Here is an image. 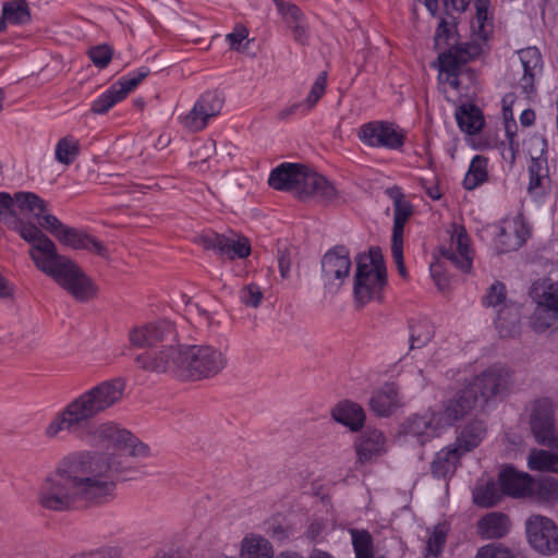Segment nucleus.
<instances>
[{"mask_svg": "<svg viewBox=\"0 0 558 558\" xmlns=\"http://www.w3.org/2000/svg\"><path fill=\"white\" fill-rule=\"evenodd\" d=\"M530 325L535 332L542 333L549 329H558V312L536 302Z\"/></svg>", "mask_w": 558, "mask_h": 558, "instance_id": "36", "label": "nucleus"}, {"mask_svg": "<svg viewBox=\"0 0 558 558\" xmlns=\"http://www.w3.org/2000/svg\"><path fill=\"white\" fill-rule=\"evenodd\" d=\"M31 19V10L26 0H8L2 4L0 33L7 29V23L24 25L29 23Z\"/></svg>", "mask_w": 558, "mask_h": 558, "instance_id": "27", "label": "nucleus"}, {"mask_svg": "<svg viewBox=\"0 0 558 558\" xmlns=\"http://www.w3.org/2000/svg\"><path fill=\"white\" fill-rule=\"evenodd\" d=\"M332 418L350 428L352 432L360 430L365 422V411L352 401L339 402L331 411Z\"/></svg>", "mask_w": 558, "mask_h": 558, "instance_id": "25", "label": "nucleus"}, {"mask_svg": "<svg viewBox=\"0 0 558 558\" xmlns=\"http://www.w3.org/2000/svg\"><path fill=\"white\" fill-rule=\"evenodd\" d=\"M227 366L226 355L210 344L184 345V378L199 380L219 374Z\"/></svg>", "mask_w": 558, "mask_h": 558, "instance_id": "6", "label": "nucleus"}, {"mask_svg": "<svg viewBox=\"0 0 558 558\" xmlns=\"http://www.w3.org/2000/svg\"><path fill=\"white\" fill-rule=\"evenodd\" d=\"M289 27L292 29L294 39L300 44H304L307 39V26L305 21L303 20L299 23L292 24V26Z\"/></svg>", "mask_w": 558, "mask_h": 558, "instance_id": "64", "label": "nucleus"}, {"mask_svg": "<svg viewBox=\"0 0 558 558\" xmlns=\"http://www.w3.org/2000/svg\"><path fill=\"white\" fill-rule=\"evenodd\" d=\"M134 362L146 372L168 373L184 378V345H163L160 350L138 354Z\"/></svg>", "mask_w": 558, "mask_h": 558, "instance_id": "7", "label": "nucleus"}, {"mask_svg": "<svg viewBox=\"0 0 558 558\" xmlns=\"http://www.w3.org/2000/svg\"><path fill=\"white\" fill-rule=\"evenodd\" d=\"M511 385L510 371L502 365H492L478 374L466 389H472L477 397V401L482 399L486 403L494 398L506 395Z\"/></svg>", "mask_w": 558, "mask_h": 558, "instance_id": "9", "label": "nucleus"}, {"mask_svg": "<svg viewBox=\"0 0 558 558\" xmlns=\"http://www.w3.org/2000/svg\"><path fill=\"white\" fill-rule=\"evenodd\" d=\"M551 189V180L549 174L530 177L527 186L529 195L537 203H543Z\"/></svg>", "mask_w": 558, "mask_h": 558, "instance_id": "48", "label": "nucleus"}, {"mask_svg": "<svg viewBox=\"0 0 558 558\" xmlns=\"http://www.w3.org/2000/svg\"><path fill=\"white\" fill-rule=\"evenodd\" d=\"M359 140L371 147L398 149L403 145V135L385 121H372L360 126Z\"/></svg>", "mask_w": 558, "mask_h": 558, "instance_id": "16", "label": "nucleus"}, {"mask_svg": "<svg viewBox=\"0 0 558 558\" xmlns=\"http://www.w3.org/2000/svg\"><path fill=\"white\" fill-rule=\"evenodd\" d=\"M476 558H514V556L500 544H489L478 549Z\"/></svg>", "mask_w": 558, "mask_h": 558, "instance_id": "58", "label": "nucleus"}, {"mask_svg": "<svg viewBox=\"0 0 558 558\" xmlns=\"http://www.w3.org/2000/svg\"><path fill=\"white\" fill-rule=\"evenodd\" d=\"M350 535L356 558H375L373 536L368 531L351 529Z\"/></svg>", "mask_w": 558, "mask_h": 558, "instance_id": "40", "label": "nucleus"}, {"mask_svg": "<svg viewBox=\"0 0 558 558\" xmlns=\"http://www.w3.org/2000/svg\"><path fill=\"white\" fill-rule=\"evenodd\" d=\"M148 68H141L135 72L121 77L102 93L92 105V111L97 114L106 113L117 102L124 99L148 74Z\"/></svg>", "mask_w": 558, "mask_h": 558, "instance_id": "14", "label": "nucleus"}, {"mask_svg": "<svg viewBox=\"0 0 558 558\" xmlns=\"http://www.w3.org/2000/svg\"><path fill=\"white\" fill-rule=\"evenodd\" d=\"M239 298L244 305L256 308L262 303L263 292L259 286L250 283L240 290Z\"/></svg>", "mask_w": 558, "mask_h": 558, "instance_id": "51", "label": "nucleus"}, {"mask_svg": "<svg viewBox=\"0 0 558 558\" xmlns=\"http://www.w3.org/2000/svg\"><path fill=\"white\" fill-rule=\"evenodd\" d=\"M386 284V268L378 247H372L368 254H361L356 260L353 293L355 302L363 306L380 298Z\"/></svg>", "mask_w": 558, "mask_h": 558, "instance_id": "5", "label": "nucleus"}, {"mask_svg": "<svg viewBox=\"0 0 558 558\" xmlns=\"http://www.w3.org/2000/svg\"><path fill=\"white\" fill-rule=\"evenodd\" d=\"M278 266H279V270H280V276L283 279H287L290 275V268H291V258H290V254L287 250L278 251Z\"/></svg>", "mask_w": 558, "mask_h": 558, "instance_id": "63", "label": "nucleus"}, {"mask_svg": "<svg viewBox=\"0 0 558 558\" xmlns=\"http://www.w3.org/2000/svg\"><path fill=\"white\" fill-rule=\"evenodd\" d=\"M387 194L393 201L392 242H402L404 226L411 217L413 208L399 187L388 189Z\"/></svg>", "mask_w": 558, "mask_h": 558, "instance_id": "22", "label": "nucleus"}, {"mask_svg": "<svg viewBox=\"0 0 558 558\" xmlns=\"http://www.w3.org/2000/svg\"><path fill=\"white\" fill-rule=\"evenodd\" d=\"M500 497V492L494 482H487L473 490L474 502L484 508L494 507Z\"/></svg>", "mask_w": 558, "mask_h": 558, "instance_id": "44", "label": "nucleus"}, {"mask_svg": "<svg viewBox=\"0 0 558 558\" xmlns=\"http://www.w3.org/2000/svg\"><path fill=\"white\" fill-rule=\"evenodd\" d=\"M533 436L539 445L553 446L555 437V407L550 399L543 398L534 402L530 416Z\"/></svg>", "mask_w": 558, "mask_h": 558, "instance_id": "15", "label": "nucleus"}, {"mask_svg": "<svg viewBox=\"0 0 558 558\" xmlns=\"http://www.w3.org/2000/svg\"><path fill=\"white\" fill-rule=\"evenodd\" d=\"M16 210L28 213L35 219H40L43 211L47 207V203L33 192H17L15 193Z\"/></svg>", "mask_w": 558, "mask_h": 558, "instance_id": "38", "label": "nucleus"}, {"mask_svg": "<svg viewBox=\"0 0 558 558\" xmlns=\"http://www.w3.org/2000/svg\"><path fill=\"white\" fill-rule=\"evenodd\" d=\"M432 277L439 290H445L449 286V278L445 274L444 266L440 262L430 265Z\"/></svg>", "mask_w": 558, "mask_h": 558, "instance_id": "60", "label": "nucleus"}, {"mask_svg": "<svg viewBox=\"0 0 558 558\" xmlns=\"http://www.w3.org/2000/svg\"><path fill=\"white\" fill-rule=\"evenodd\" d=\"M247 36H248L247 28L243 25H238V26H235V28L233 29L232 33H230L226 36V39L229 43L231 49L241 52V51H244L248 45V41H246L243 45V41L247 38Z\"/></svg>", "mask_w": 558, "mask_h": 558, "instance_id": "56", "label": "nucleus"}, {"mask_svg": "<svg viewBox=\"0 0 558 558\" xmlns=\"http://www.w3.org/2000/svg\"><path fill=\"white\" fill-rule=\"evenodd\" d=\"M477 403V397L466 387L444 402L442 410L437 412L442 427L451 426L465 416Z\"/></svg>", "mask_w": 558, "mask_h": 558, "instance_id": "20", "label": "nucleus"}, {"mask_svg": "<svg viewBox=\"0 0 558 558\" xmlns=\"http://www.w3.org/2000/svg\"><path fill=\"white\" fill-rule=\"evenodd\" d=\"M0 221L9 229L16 231L20 236L32 244L35 251L38 243L48 236L33 222L25 221L16 210L15 195L0 192Z\"/></svg>", "mask_w": 558, "mask_h": 558, "instance_id": "10", "label": "nucleus"}, {"mask_svg": "<svg viewBox=\"0 0 558 558\" xmlns=\"http://www.w3.org/2000/svg\"><path fill=\"white\" fill-rule=\"evenodd\" d=\"M509 97L510 96H506L502 99V102H504L502 110H504V118L506 120V133H507L508 138H509V147H510V150H511V161H514V159H515V151L518 150L519 144L514 141L515 133L512 131V126L515 128V122L514 121H511V122L508 121V118L512 117L511 108L507 107V105H506Z\"/></svg>", "mask_w": 558, "mask_h": 558, "instance_id": "57", "label": "nucleus"}, {"mask_svg": "<svg viewBox=\"0 0 558 558\" xmlns=\"http://www.w3.org/2000/svg\"><path fill=\"white\" fill-rule=\"evenodd\" d=\"M456 119L460 129L470 134H476L484 126V117L480 108L464 104L457 109Z\"/></svg>", "mask_w": 558, "mask_h": 558, "instance_id": "32", "label": "nucleus"}, {"mask_svg": "<svg viewBox=\"0 0 558 558\" xmlns=\"http://www.w3.org/2000/svg\"><path fill=\"white\" fill-rule=\"evenodd\" d=\"M526 534L531 546L542 555L558 551V527L549 518L531 515L526 520Z\"/></svg>", "mask_w": 558, "mask_h": 558, "instance_id": "13", "label": "nucleus"}, {"mask_svg": "<svg viewBox=\"0 0 558 558\" xmlns=\"http://www.w3.org/2000/svg\"><path fill=\"white\" fill-rule=\"evenodd\" d=\"M486 436V426L482 421H472L458 434L453 445L464 456L476 448Z\"/></svg>", "mask_w": 558, "mask_h": 558, "instance_id": "28", "label": "nucleus"}, {"mask_svg": "<svg viewBox=\"0 0 558 558\" xmlns=\"http://www.w3.org/2000/svg\"><path fill=\"white\" fill-rule=\"evenodd\" d=\"M177 338L174 325L169 320H158L133 327L129 332L130 342L137 348L154 347L159 342Z\"/></svg>", "mask_w": 558, "mask_h": 558, "instance_id": "17", "label": "nucleus"}, {"mask_svg": "<svg viewBox=\"0 0 558 558\" xmlns=\"http://www.w3.org/2000/svg\"><path fill=\"white\" fill-rule=\"evenodd\" d=\"M275 3L279 14L289 26L304 20L302 11L293 3L284 0H275Z\"/></svg>", "mask_w": 558, "mask_h": 558, "instance_id": "50", "label": "nucleus"}, {"mask_svg": "<svg viewBox=\"0 0 558 558\" xmlns=\"http://www.w3.org/2000/svg\"><path fill=\"white\" fill-rule=\"evenodd\" d=\"M121 549L119 547H104L97 550L81 553L71 558H120Z\"/></svg>", "mask_w": 558, "mask_h": 558, "instance_id": "59", "label": "nucleus"}, {"mask_svg": "<svg viewBox=\"0 0 558 558\" xmlns=\"http://www.w3.org/2000/svg\"><path fill=\"white\" fill-rule=\"evenodd\" d=\"M124 389L125 383L120 378H114L105 380L86 390L73 399L53 417L46 427V436L54 438L61 432L80 435L88 429L90 436L94 437L93 432L97 425L90 428L92 420L120 402L123 398ZM93 440L96 442L95 438ZM97 444L99 442L97 441ZM101 444L107 446V451L113 450L111 445L107 442Z\"/></svg>", "mask_w": 558, "mask_h": 558, "instance_id": "2", "label": "nucleus"}, {"mask_svg": "<svg viewBox=\"0 0 558 558\" xmlns=\"http://www.w3.org/2000/svg\"><path fill=\"white\" fill-rule=\"evenodd\" d=\"M223 246L226 250L220 251L219 255L229 258H244L251 253V245L246 238H239L238 240L229 239L223 235Z\"/></svg>", "mask_w": 558, "mask_h": 558, "instance_id": "46", "label": "nucleus"}, {"mask_svg": "<svg viewBox=\"0 0 558 558\" xmlns=\"http://www.w3.org/2000/svg\"><path fill=\"white\" fill-rule=\"evenodd\" d=\"M529 497L541 504H556L558 501V481L553 476L533 480V487Z\"/></svg>", "mask_w": 558, "mask_h": 558, "instance_id": "35", "label": "nucleus"}, {"mask_svg": "<svg viewBox=\"0 0 558 558\" xmlns=\"http://www.w3.org/2000/svg\"><path fill=\"white\" fill-rule=\"evenodd\" d=\"M93 436L113 450H83L63 457L38 487L37 502L43 509L64 512L78 505L108 504L114 498V477L126 478L137 471L134 460L154 457L147 444L118 423L104 422Z\"/></svg>", "mask_w": 558, "mask_h": 558, "instance_id": "1", "label": "nucleus"}, {"mask_svg": "<svg viewBox=\"0 0 558 558\" xmlns=\"http://www.w3.org/2000/svg\"><path fill=\"white\" fill-rule=\"evenodd\" d=\"M268 184L277 191L292 192L303 201L315 197L329 203L337 197L335 186L326 178L302 163H280L271 170Z\"/></svg>", "mask_w": 558, "mask_h": 558, "instance_id": "4", "label": "nucleus"}, {"mask_svg": "<svg viewBox=\"0 0 558 558\" xmlns=\"http://www.w3.org/2000/svg\"><path fill=\"white\" fill-rule=\"evenodd\" d=\"M391 254L392 258L397 265V268L399 270V274L405 278L407 277V270L404 266V259H403V241L402 242H392L391 243Z\"/></svg>", "mask_w": 558, "mask_h": 558, "instance_id": "61", "label": "nucleus"}, {"mask_svg": "<svg viewBox=\"0 0 558 558\" xmlns=\"http://www.w3.org/2000/svg\"><path fill=\"white\" fill-rule=\"evenodd\" d=\"M448 531L449 529L446 523H438L433 527L426 542L425 558H436L441 553L446 544Z\"/></svg>", "mask_w": 558, "mask_h": 558, "instance_id": "42", "label": "nucleus"}, {"mask_svg": "<svg viewBox=\"0 0 558 558\" xmlns=\"http://www.w3.org/2000/svg\"><path fill=\"white\" fill-rule=\"evenodd\" d=\"M325 525L320 521H313L308 524L305 536L311 542H322L324 539Z\"/></svg>", "mask_w": 558, "mask_h": 558, "instance_id": "62", "label": "nucleus"}, {"mask_svg": "<svg viewBox=\"0 0 558 558\" xmlns=\"http://www.w3.org/2000/svg\"><path fill=\"white\" fill-rule=\"evenodd\" d=\"M506 301V287L501 282H495L492 284L486 293V295L483 298V303L486 306H493L498 307L502 306Z\"/></svg>", "mask_w": 558, "mask_h": 558, "instance_id": "53", "label": "nucleus"}, {"mask_svg": "<svg viewBox=\"0 0 558 558\" xmlns=\"http://www.w3.org/2000/svg\"><path fill=\"white\" fill-rule=\"evenodd\" d=\"M499 242L505 245L504 251H514L524 244L525 238L517 228L513 229V235L502 228L499 233Z\"/></svg>", "mask_w": 558, "mask_h": 558, "instance_id": "54", "label": "nucleus"}, {"mask_svg": "<svg viewBox=\"0 0 558 558\" xmlns=\"http://www.w3.org/2000/svg\"><path fill=\"white\" fill-rule=\"evenodd\" d=\"M463 454L453 445L442 448L435 454L430 463V472L437 478H450L456 473Z\"/></svg>", "mask_w": 558, "mask_h": 558, "instance_id": "23", "label": "nucleus"}, {"mask_svg": "<svg viewBox=\"0 0 558 558\" xmlns=\"http://www.w3.org/2000/svg\"><path fill=\"white\" fill-rule=\"evenodd\" d=\"M518 59L512 63V70L515 75L514 85L525 95L535 93V81L543 72L542 53L536 47H527L517 52Z\"/></svg>", "mask_w": 558, "mask_h": 558, "instance_id": "11", "label": "nucleus"}, {"mask_svg": "<svg viewBox=\"0 0 558 558\" xmlns=\"http://www.w3.org/2000/svg\"><path fill=\"white\" fill-rule=\"evenodd\" d=\"M196 243L202 245L205 250H214L218 254L220 251L226 250V246H223V235L215 233V232H207L198 235L196 238Z\"/></svg>", "mask_w": 558, "mask_h": 558, "instance_id": "55", "label": "nucleus"}, {"mask_svg": "<svg viewBox=\"0 0 558 558\" xmlns=\"http://www.w3.org/2000/svg\"><path fill=\"white\" fill-rule=\"evenodd\" d=\"M274 548L268 539L260 535L248 534L241 544V558H272Z\"/></svg>", "mask_w": 558, "mask_h": 558, "instance_id": "33", "label": "nucleus"}, {"mask_svg": "<svg viewBox=\"0 0 558 558\" xmlns=\"http://www.w3.org/2000/svg\"><path fill=\"white\" fill-rule=\"evenodd\" d=\"M410 330V348L412 350L425 347L435 335L434 327L428 320L412 324Z\"/></svg>", "mask_w": 558, "mask_h": 558, "instance_id": "43", "label": "nucleus"}, {"mask_svg": "<svg viewBox=\"0 0 558 558\" xmlns=\"http://www.w3.org/2000/svg\"><path fill=\"white\" fill-rule=\"evenodd\" d=\"M326 84L327 72L323 71L316 77L305 100L301 101V104L303 105L304 114L311 111L316 106L318 100L324 96L326 92Z\"/></svg>", "mask_w": 558, "mask_h": 558, "instance_id": "47", "label": "nucleus"}, {"mask_svg": "<svg viewBox=\"0 0 558 558\" xmlns=\"http://www.w3.org/2000/svg\"><path fill=\"white\" fill-rule=\"evenodd\" d=\"M61 244L72 247L74 250H87L97 253L100 256H106L107 248L101 242L95 238L80 231L75 228L65 227L57 239Z\"/></svg>", "mask_w": 558, "mask_h": 558, "instance_id": "24", "label": "nucleus"}, {"mask_svg": "<svg viewBox=\"0 0 558 558\" xmlns=\"http://www.w3.org/2000/svg\"><path fill=\"white\" fill-rule=\"evenodd\" d=\"M442 428L438 420V413L434 410L414 414L408 417L401 426L402 433L414 438L420 445H425L433 438L438 437Z\"/></svg>", "mask_w": 558, "mask_h": 558, "instance_id": "18", "label": "nucleus"}, {"mask_svg": "<svg viewBox=\"0 0 558 558\" xmlns=\"http://www.w3.org/2000/svg\"><path fill=\"white\" fill-rule=\"evenodd\" d=\"M535 300L542 305L549 306L558 312V282L550 279L544 280L535 287Z\"/></svg>", "mask_w": 558, "mask_h": 558, "instance_id": "45", "label": "nucleus"}, {"mask_svg": "<svg viewBox=\"0 0 558 558\" xmlns=\"http://www.w3.org/2000/svg\"><path fill=\"white\" fill-rule=\"evenodd\" d=\"M546 146V140L541 135H533L529 138L526 149L531 157L529 165L530 177L548 174L547 158L544 157Z\"/></svg>", "mask_w": 558, "mask_h": 558, "instance_id": "30", "label": "nucleus"}, {"mask_svg": "<svg viewBox=\"0 0 558 558\" xmlns=\"http://www.w3.org/2000/svg\"><path fill=\"white\" fill-rule=\"evenodd\" d=\"M357 461L365 463L385 451V437L378 429H366L355 444Z\"/></svg>", "mask_w": 558, "mask_h": 558, "instance_id": "26", "label": "nucleus"}, {"mask_svg": "<svg viewBox=\"0 0 558 558\" xmlns=\"http://www.w3.org/2000/svg\"><path fill=\"white\" fill-rule=\"evenodd\" d=\"M495 325L502 338L518 335L520 331V307L517 304H504L497 311Z\"/></svg>", "mask_w": 558, "mask_h": 558, "instance_id": "29", "label": "nucleus"}, {"mask_svg": "<svg viewBox=\"0 0 558 558\" xmlns=\"http://www.w3.org/2000/svg\"><path fill=\"white\" fill-rule=\"evenodd\" d=\"M37 221L39 223V229H45L46 231L51 233L56 239L59 238L61 232L66 227L54 215L50 214L47 207L45 208V211H43L40 219H37Z\"/></svg>", "mask_w": 558, "mask_h": 558, "instance_id": "52", "label": "nucleus"}, {"mask_svg": "<svg viewBox=\"0 0 558 558\" xmlns=\"http://www.w3.org/2000/svg\"><path fill=\"white\" fill-rule=\"evenodd\" d=\"M80 142L71 135L64 136L56 145L54 158L62 165H71L80 154Z\"/></svg>", "mask_w": 558, "mask_h": 558, "instance_id": "41", "label": "nucleus"}, {"mask_svg": "<svg viewBox=\"0 0 558 558\" xmlns=\"http://www.w3.org/2000/svg\"><path fill=\"white\" fill-rule=\"evenodd\" d=\"M322 280L327 293L336 294L348 279L351 270L349 250L337 245L328 250L320 260Z\"/></svg>", "mask_w": 558, "mask_h": 558, "instance_id": "8", "label": "nucleus"}, {"mask_svg": "<svg viewBox=\"0 0 558 558\" xmlns=\"http://www.w3.org/2000/svg\"><path fill=\"white\" fill-rule=\"evenodd\" d=\"M87 54L95 66L105 69L108 66L113 57V49L107 44L97 45L90 47L87 51Z\"/></svg>", "mask_w": 558, "mask_h": 558, "instance_id": "49", "label": "nucleus"}, {"mask_svg": "<svg viewBox=\"0 0 558 558\" xmlns=\"http://www.w3.org/2000/svg\"><path fill=\"white\" fill-rule=\"evenodd\" d=\"M527 465L531 470L558 472V456L544 449H532Z\"/></svg>", "mask_w": 558, "mask_h": 558, "instance_id": "39", "label": "nucleus"}, {"mask_svg": "<svg viewBox=\"0 0 558 558\" xmlns=\"http://www.w3.org/2000/svg\"><path fill=\"white\" fill-rule=\"evenodd\" d=\"M398 404V391L393 385H385L374 392L369 399V407L378 416H388Z\"/></svg>", "mask_w": 558, "mask_h": 558, "instance_id": "31", "label": "nucleus"}, {"mask_svg": "<svg viewBox=\"0 0 558 558\" xmlns=\"http://www.w3.org/2000/svg\"><path fill=\"white\" fill-rule=\"evenodd\" d=\"M533 477L519 472L512 466H506L499 474L502 492L512 497H529L533 487Z\"/></svg>", "mask_w": 558, "mask_h": 558, "instance_id": "21", "label": "nucleus"}, {"mask_svg": "<svg viewBox=\"0 0 558 558\" xmlns=\"http://www.w3.org/2000/svg\"><path fill=\"white\" fill-rule=\"evenodd\" d=\"M445 262L450 263L463 272H469L472 267L473 253L470 248V238L462 226H453L449 247L441 248Z\"/></svg>", "mask_w": 558, "mask_h": 558, "instance_id": "19", "label": "nucleus"}, {"mask_svg": "<svg viewBox=\"0 0 558 558\" xmlns=\"http://www.w3.org/2000/svg\"><path fill=\"white\" fill-rule=\"evenodd\" d=\"M487 158L476 155L471 160L469 170L463 179V187L472 191L487 181Z\"/></svg>", "mask_w": 558, "mask_h": 558, "instance_id": "37", "label": "nucleus"}, {"mask_svg": "<svg viewBox=\"0 0 558 558\" xmlns=\"http://www.w3.org/2000/svg\"><path fill=\"white\" fill-rule=\"evenodd\" d=\"M508 530L509 520L502 513H488L478 522V532L486 538H501L508 533Z\"/></svg>", "mask_w": 558, "mask_h": 558, "instance_id": "34", "label": "nucleus"}, {"mask_svg": "<svg viewBox=\"0 0 558 558\" xmlns=\"http://www.w3.org/2000/svg\"><path fill=\"white\" fill-rule=\"evenodd\" d=\"M36 267L51 277L61 288L78 302H87L96 295V287L84 271L69 257L58 253L49 239L38 243L29 252Z\"/></svg>", "mask_w": 558, "mask_h": 558, "instance_id": "3", "label": "nucleus"}, {"mask_svg": "<svg viewBox=\"0 0 558 558\" xmlns=\"http://www.w3.org/2000/svg\"><path fill=\"white\" fill-rule=\"evenodd\" d=\"M223 106V97L216 90H209L201 95L193 108L183 117L181 124L190 132L204 130L211 118L217 117Z\"/></svg>", "mask_w": 558, "mask_h": 558, "instance_id": "12", "label": "nucleus"}]
</instances>
